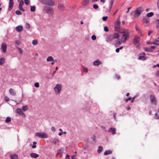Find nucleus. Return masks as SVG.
<instances>
[{
  "label": "nucleus",
  "instance_id": "obj_1",
  "mask_svg": "<svg viewBox=\"0 0 159 159\" xmlns=\"http://www.w3.org/2000/svg\"><path fill=\"white\" fill-rule=\"evenodd\" d=\"M143 11V8L141 7H139L137 8L135 11L131 13V15H134L135 18H137L140 15Z\"/></svg>",
  "mask_w": 159,
  "mask_h": 159
},
{
  "label": "nucleus",
  "instance_id": "obj_2",
  "mask_svg": "<svg viewBox=\"0 0 159 159\" xmlns=\"http://www.w3.org/2000/svg\"><path fill=\"white\" fill-rule=\"evenodd\" d=\"M43 10V11L49 14H52L54 12V10L52 7L47 6H44Z\"/></svg>",
  "mask_w": 159,
  "mask_h": 159
},
{
  "label": "nucleus",
  "instance_id": "obj_3",
  "mask_svg": "<svg viewBox=\"0 0 159 159\" xmlns=\"http://www.w3.org/2000/svg\"><path fill=\"white\" fill-rule=\"evenodd\" d=\"M62 89V85L60 84H57L54 87V90L55 92V93L56 95L60 94Z\"/></svg>",
  "mask_w": 159,
  "mask_h": 159
},
{
  "label": "nucleus",
  "instance_id": "obj_4",
  "mask_svg": "<svg viewBox=\"0 0 159 159\" xmlns=\"http://www.w3.org/2000/svg\"><path fill=\"white\" fill-rule=\"evenodd\" d=\"M140 38L139 37L135 36L133 39V43L136 48L139 49L140 43L139 42Z\"/></svg>",
  "mask_w": 159,
  "mask_h": 159
},
{
  "label": "nucleus",
  "instance_id": "obj_5",
  "mask_svg": "<svg viewBox=\"0 0 159 159\" xmlns=\"http://www.w3.org/2000/svg\"><path fill=\"white\" fill-rule=\"evenodd\" d=\"M39 1L42 4L47 5L51 6L55 5V2L54 1H48V0H39Z\"/></svg>",
  "mask_w": 159,
  "mask_h": 159
},
{
  "label": "nucleus",
  "instance_id": "obj_6",
  "mask_svg": "<svg viewBox=\"0 0 159 159\" xmlns=\"http://www.w3.org/2000/svg\"><path fill=\"white\" fill-rule=\"evenodd\" d=\"M35 136L41 138H48L47 134L44 132H38L35 134Z\"/></svg>",
  "mask_w": 159,
  "mask_h": 159
},
{
  "label": "nucleus",
  "instance_id": "obj_7",
  "mask_svg": "<svg viewBox=\"0 0 159 159\" xmlns=\"http://www.w3.org/2000/svg\"><path fill=\"white\" fill-rule=\"evenodd\" d=\"M122 37L121 39L123 42L124 43L129 36V34L127 32H123L122 33Z\"/></svg>",
  "mask_w": 159,
  "mask_h": 159
},
{
  "label": "nucleus",
  "instance_id": "obj_8",
  "mask_svg": "<svg viewBox=\"0 0 159 159\" xmlns=\"http://www.w3.org/2000/svg\"><path fill=\"white\" fill-rule=\"evenodd\" d=\"M150 101L152 104L156 105L157 99L155 96L153 95H151L150 96Z\"/></svg>",
  "mask_w": 159,
  "mask_h": 159
},
{
  "label": "nucleus",
  "instance_id": "obj_9",
  "mask_svg": "<svg viewBox=\"0 0 159 159\" xmlns=\"http://www.w3.org/2000/svg\"><path fill=\"white\" fill-rule=\"evenodd\" d=\"M22 110L20 108H17L16 110L17 113L20 116H22L23 117H25L26 115L22 111Z\"/></svg>",
  "mask_w": 159,
  "mask_h": 159
},
{
  "label": "nucleus",
  "instance_id": "obj_10",
  "mask_svg": "<svg viewBox=\"0 0 159 159\" xmlns=\"http://www.w3.org/2000/svg\"><path fill=\"white\" fill-rule=\"evenodd\" d=\"M1 49L3 53H5L6 52L7 46L6 43H2L1 46Z\"/></svg>",
  "mask_w": 159,
  "mask_h": 159
},
{
  "label": "nucleus",
  "instance_id": "obj_11",
  "mask_svg": "<svg viewBox=\"0 0 159 159\" xmlns=\"http://www.w3.org/2000/svg\"><path fill=\"white\" fill-rule=\"evenodd\" d=\"M64 149L61 148L57 151V156L61 157L62 156V154L63 153Z\"/></svg>",
  "mask_w": 159,
  "mask_h": 159
},
{
  "label": "nucleus",
  "instance_id": "obj_12",
  "mask_svg": "<svg viewBox=\"0 0 159 159\" xmlns=\"http://www.w3.org/2000/svg\"><path fill=\"white\" fill-rule=\"evenodd\" d=\"M9 92L10 94L12 96H15L16 94L15 90L13 89H10Z\"/></svg>",
  "mask_w": 159,
  "mask_h": 159
},
{
  "label": "nucleus",
  "instance_id": "obj_13",
  "mask_svg": "<svg viewBox=\"0 0 159 159\" xmlns=\"http://www.w3.org/2000/svg\"><path fill=\"white\" fill-rule=\"evenodd\" d=\"M102 62L99 59H97V60L94 61L93 65L95 66H98L99 65L102 64Z\"/></svg>",
  "mask_w": 159,
  "mask_h": 159
},
{
  "label": "nucleus",
  "instance_id": "obj_14",
  "mask_svg": "<svg viewBox=\"0 0 159 159\" xmlns=\"http://www.w3.org/2000/svg\"><path fill=\"white\" fill-rule=\"evenodd\" d=\"M24 2L23 1H21L20 2L19 5V9L22 11H24L25 10L23 8L22 6L24 4Z\"/></svg>",
  "mask_w": 159,
  "mask_h": 159
},
{
  "label": "nucleus",
  "instance_id": "obj_15",
  "mask_svg": "<svg viewBox=\"0 0 159 159\" xmlns=\"http://www.w3.org/2000/svg\"><path fill=\"white\" fill-rule=\"evenodd\" d=\"M23 29V27L21 25H19L16 28V30L18 32H21Z\"/></svg>",
  "mask_w": 159,
  "mask_h": 159
},
{
  "label": "nucleus",
  "instance_id": "obj_16",
  "mask_svg": "<svg viewBox=\"0 0 159 159\" xmlns=\"http://www.w3.org/2000/svg\"><path fill=\"white\" fill-rule=\"evenodd\" d=\"M116 129L115 128H110L109 130L110 132H112L113 134H116Z\"/></svg>",
  "mask_w": 159,
  "mask_h": 159
},
{
  "label": "nucleus",
  "instance_id": "obj_17",
  "mask_svg": "<svg viewBox=\"0 0 159 159\" xmlns=\"http://www.w3.org/2000/svg\"><path fill=\"white\" fill-rule=\"evenodd\" d=\"M30 155L31 157L33 158H37L39 156V154L34 153H30Z\"/></svg>",
  "mask_w": 159,
  "mask_h": 159
},
{
  "label": "nucleus",
  "instance_id": "obj_18",
  "mask_svg": "<svg viewBox=\"0 0 159 159\" xmlns=\"http://www.w3.org/2000/svg\"><path fill=\"white\" fill-rule=\"evenodd\" d=\"M114 38L112 35H110L107 37V41L108 42H110L114 39Z\"/></svg>",
  "mask_w": 159,
  "mask_h": 159
},
{
  "label": "nucleus",
  "instance_id": "obj_19",
  "mask_svg": "<svg viewBox=\"0 0 159 159\" xmlns=\"http://www.w3.org/2000/svg\"><path fill=\"white\" fill-rule=\"evenodd\" d=\"M13 4V0H9V9L11 10L12 9Z\"/></svg>",
  "mask_w": 159,
  "mask_h": 159
},
{
  "label": "nucleus",
  "instance_id": "obj_20",
  "mask_svg": "<svg viewBox=\"0 0 159 159\" xmlns=\"http://www.w3.org/2000/svg\"><path fill=\"white\" fill-rule=\"evenodd\" d=\"M143 21L146 23H148L149 21V18L146 16H145L143 18Z\"/></svg>",
  "mask_w": 159,
  "mask_h": 159
},
{
  "label": "nucleus",
  "instance_id": "obj_21",
  "mask_svg": "<svg viewBox=\"0 0 159 159\" xmlns=\"http://www.w3.org/2000/svg\"><path fill=\"white\" fill-rule=\"evenodd\" d=\"M89 3V0H84L83 1L82 4L84 6H86Z\"/></svg>",
  "mask_w": 159,
  "mask_h": 159
},
{
  "label": "nucleus",
  "instance_id": "obj_22",
  "mask_svg": "<svg viewBox=\"0 0 159 159\" xmlns=\"http://www.w3.org/2000/svg\"><path fill=\"white\" fill-rule=\"evenodd\" d=\"M47 61L48 62H49L51 61H54V59L52 56H50L48 57L47 59Z\"/></svg>",
  "mask_w": 159,
  "mask_h": 159
},
{
  "label": "nucleus",
  "instance_id": "obj_23",
  "mask_svg": "<svg viewBox=\"0 0 159 159\" xmlns=\"http://www.w3.org/2000/svg\"><path fill=\"white\" fill-rule=\"evenodd\" d=\"M112 152L111 150H107L105 151V152L104 153V155H107L109 154H111L112 153Z\"/></svg>",
  "mask_w": 159,
  "mask_h": 159
},
{
  "label": "nucleus",
  "instance_id": "obj_24",
  "mask_svg": "<svg viewBox=\"0 0 159 159\" xmlns=\"http://www.w3.org/2000/svg\"><path fill=\"white\" fill-rule=\"evenodd\" d=\"M5 59L4 57L0 58V65H2L5 62Z\"/></svg>",
  "mask_w": 159,
  "mask_h": 159
},
{
  "label": "nucleus",
  "instance_id": "obj_25",
  "mask_svg": "<svg viewBox=\"0 0 159 159\" xmlns=\"http://www.w3.org/2000/svg\"><path fill=\"white\" fill-rule=\"evenodd\" d=\"M10 156L12 159H17L18 158V156L16 154L11 155Z\"/></svg>",
  "mask_w": 159,
  "mask_h": 159
},
{
  "label": "nucleus",
  "instance_id": "obj_26",
  "mask_svg": "<svg viewBox=\"0 0 159 159\" xmlns=\"http://www.w3.org/2000/svg\"><path fill=\"white\" fill-rule=\"evenodd\" d=\"M103 150V148L101 146H99L97 150V152L98 153H100Z\"/></svg>",
  "mask_w": 159,
  "mask_h": 159
},
{
  "label": "nucleus",
  "instance_id": "obj_27",
  "mask_svg": "<svg viewBox=\"0 0 159 159\" xmlns=\"http://www.w3.org/2000/svg\"><path fill=\"white\" fill-rule=\"evenodd\" d=\"M58 7L62 10H64L65 8L64 6L61 4H59L58 5Z\"/></svg>",
  "mask_w": 159,
  "mask_h": 159
},
{
  "label": "nucleus",
  "instance_id": "obj_28",
  "mask_svg": "<svg viewBox=\"0 0 159 159\" xmlns=\"http://www.w3.org/2000/svg\"><path fill=\"white\" fill-rule=\"evenodd\" d=\"M59 141L58 139L56 138H54L53 139L52 142L54 144H56V143H58Z\"/></svg>",
  "mask_w": 159,
  "mask_h": 159
},
{
  "label": "nucleus",
  "instance_id": "obj_29",
  "mask_svg": "<svg viewBox=\"0 0 159 159\" xmlns=\"http://www.w3.org/2000/svg\"><path fill=\"white\" fill-rule=\"evenodd\" d=\"M22 108L23 111H25L28 110V107L27 105H26L22 107Z\"/></svg>",
  "mask_w": 159,
  "mask_h": 159
},
{
  "label": "nucleus",
  "instance_id": "obj_30",
  "mask_svg": "<svg viewBox=\"0 0 159 159\" xmlns=\"http://www.w3.org/2000/svg\"><path fill=\"white\" fill-rule=\"evenodd\" d=\"M146 59V58L144 56H141L140 55L138 59L139 60H144Z\"/></svg>",
  "mask_w": 159,
  "mask_h": 159
},
{
  "label": "nucleus",
  "instance_id": "obj_31",
  "mask_svg": "<svg viewBox=\"0 0 159 159\" xmlns=\"http://www.w3.org/2000/svg\"><path fill=\"white\" fill-rule=\"evenodd\" d=\"M153 15L154 13L153 12H151L147 13L146 16L149 18V17L152 16Z\"/></svg>",
  "mask_w": 159,
  "mask_h": 159
},
{
  "label": "nucleus",
  "instance_id": "obj_32",
  "mask_svg": "<svg viewBox=\"0 0 159 159\" xmlns=\"http://www.w3.org/2000/svg\"><path fill=\"white\" fill-rule=\"evenodd\" d=\"M32 43L34 45H36L38 43V40L37 39L34 40L32 41Z\"/></svg>",
  "mask_w": 159,
  "mask_h": 159
},
{
  "label": "nucleus",
  "instance_id": "obj_33",
  "mask_svg": "<svg viewBox=\"0 0 159 159\" xmlns=\"http://www.w3.org/2000/svg\"><path fill=\"white\" fill-rule=\"evenodd\" d=\"M112 35L113 36L114 39L118 38L119 37V34L117 33L114 34Z\"/></svg>",
  "mask_w": 159,
  "mask_h": 159
},
{
  "label": "nucleus",
  "instance_id": "obj_34",
  "mask_svg": "<svg viewBox=\"0 0 159 159\" xmlns=\"http://www.w3.org/2000/svg\"><path fill=\"white\" fill-rule=\"evenodd\" d=\"M11 120V119L10 117H7L5 120V122L6 123H9Z\"/></svg>",
  "mask_w": 159,
  "mask_h": 159
},
{
  "label": "nucleus",
  "instance_id": "obj_35",
  "mask_svg": "<svg viewBox=\"0 0 159 159\" xmlns=\"http://www.w3.org/2000/svg\"><path fill=\"white\" fill-rule=\"evenodd\" d=\"M135 29L139 33H141V31L139 30V26L136 25H135Z\"/></svg>",
  "mask_w": 159,
  "mask_h": 159
},
{
  "label": "nucleus",
  "instance_id": "obj_36",
  "mask_svg": "<svg viewBox=\"0 0 159 159\" xmlns=\"http://www.w3.org/2000/svg\"><path fill=\"white\" fill-rule=\"evenodd\" d=\"M122 41L121 40L120 41L117 40L115 43V45L117 46V45L121 44Z\"/></svg>",
  "mask_w": 159,
  "mask_h": 159
},
{
  "label": "nucleus",
  "instance_id": "obj_37",
  "mask_svg": "<svg viewBox=\"0 0 159 159\" xmlns=\"http://www.w3.org/2000/svg\"><path fill=\"white\" fill-rule=\"evenodd\" d=\"M35 10V6H31L30 11L32 12L34 11Z\"/></svg>",
  "mask_w": 159,
  "mask_h": 159
},
{
  "label": "nucleus",
  "instance_id": "obj_38",
  "mask_svg": "<svg viewBox=\"0 0 159 159\" xmlns=\"http://www.w3.org/2000/svg\"><path fill=\"white\" fill-rule=\"evenodd\" d=\"M144 50L145 51H146L147 52H152V50H151V49L150 48H144Z\"/></svg>",
  "mask_w": 159,
  "mask_h": 159
},
{
  "label": "nucleus",
  "instance_id": "obj_39",
  "mask_svg": "<svg viewBox=\"0 0 159 159\" xmlns=\"http://www.w3.org/2000/svg\"><path fill=\"white\" fill-rule=\"evenodd\" d=\"M91 139L93 140L94 142H95L96 141V136L93 135L91 137Z\"/></svg>",
  "mask_w": 159,
  "mask_h": 159
},
{
  "label": "nucleus",
  "instance_id": "obj_40",
  "mask_svg": "<svg viewBox=\"0 0 159 159\" xmlns=\"http://www.w3.org/2000/svg\"><path fill=\"white\" fill-rule=\"evenodd\" d=\"M16 14L17 15H20L22 14L21 12L19 10H17L16 11Z\"/></svg>",
  "mask_w": 159,
  "mask_h": 159
},
{
  "label": "nucleus",
  "instance_id": "obj_41",
  "mask_svg": "<svg viewBox=\"0 0 159 159\" xmlns=\"http://www.w3.org/2000/svg\"><path fill=\"white\" fill-rule=\"evenodd\" d=\"M156 42H152L151 43L152 44H156L157 45H159V44L157 43H158L159 42V41L158 40H157L155 41Z\"/></svg>",
  "mask_w": 159,
  "mask_h": 159
},
{
  "label": "nucleus",
  "instance_id": "obj_42",
  "mask_svg": "<svg viewBox=\"0 0 159 159\" xmlns=\"http://www.w3.org/2000/svg\"><path fill=\"white\" fill-rule=\"evenodd\" d=\"M156 27L157 28L159 27V20H156Z\"/></svg>",
  "mask_w": 159,
  "mask_h": 159
},
{
  "label": "nucleus",
  "instance_id": "obj_43",
  "mask_svg": "<svg viewBox=\"0 0 159 159\" xmlns=\"http://www.w3.org/2000/svg\"><path fill=\"white\" fill-rule=\"evenodd\" d=\"M30 25L29 24L26 23L25 25V27L26 28L28 29L30 27Z\"/></svg>",
  "mask_w": 159,
  "mask_h": 159
},
{
  "label": "nucleus",
  "instance_id": "obj_44",
  "mask_svg": "<svg viewBox=\"0 0 159 159\" xmlns=\"http://www.w3.org/2000/svg\"><path fill=\"white\" fill-rule=\"evenodd\" d=\"M91 39L93 40H95L96 39V37L95 35H93L92 36Z\"/></svg>",
  "mask_w": 159,
  "mask_h": 159
},
{
  "label": "nucleus",
  "instance_id": "obj_45",
  "mask_svg": "<svg viewBox=\"0 0 159 159\" xmlns=\"http://www.w3.org/2000/svg\"><path fill=\"white\" fill-rule=\"evenodd\" d=\"M34 86L37 88H38L39 86V83L37 82L35 83Z\"/></svg>",
  "mask_w": 159,
  "mask_h": 159
},
{
  "label": "nucleus",
  "instance_id": "obj_46",
  "mask_svg": "<svg viewBox=\"0 0 159 159\" xmlns=\"http://www.w3.org/2000/svg\"><path fill=\"white\" fill-rule=\"evenodd\" d=\"M4 100L6 102H7L9 101V99L8 97L6 96L5 97Z\"/></svg>",
  "mask_w": 159,
  "mask_h": 159
},
{
  "label": "nucleus",
  "instance_id": "obj_47",
  "mask_svg": "<svg viewBox=\"0 0 159 159\" xmlns=\"http://www.w3.org/2000/svg\"><path fill=\"white\" fill-rule=\"evenodd\" d=\"M17 48L18 49L20 53L21 54H22V52H23L22 50L20 48H19L18 47H17Z\"/></svg>",
  "mask_w": 159,
  "mask_h": 159
},
{
  "label": "nucleus",
  "instance_id": "obj_48",
  "mask_svg": "<svg viewBox=\"0 0 159 159\" xmlns=\"http://www.w3.org/2000/svg\"><path fill=\"white\" fill-rule=\"evenodd\" d=\"M104 30L105 32H106L108 31V27L106 26L104 27Z\"/></svg>",
  "mask_w": 159,
  "mask_h": 159
},
{
  "label": "nucleus",
  "instance_id": "obj_49",
  "mask_svg": "<svg viewBox=\"0 0 159 159\" xmlns=\"http://www.w3.org/2000/svg\"><path fill=\"white\" fill-rule=\"evenodd\" d=\"M108 18V17L107 16H104L102 17V20L104 21H106L107 20V19Z\"/></svg>",
  "mask_w": 159,
  "mask_h": 159
},
{
  "label": "nucleus",
  "instance_id": "obj_50",
  "mask_svg": "<svg viewBox=\"0 0 159 159\" xmlns=\"http://www.w3.org/2000/svg\"><path fill=\"white\" fill-rule=\"evenodd\" d=\"M83 70L85 72H87L88 71V69L87 68L84 67L83 68Z\"/></svg>",
  "mask_w": 159,
  "mask_h": 159
},
{
  "label": "nucleus",
  "instance_id": "obj_51",
  "mask_svg": "<svg viewBox=\"0 0 159 159\" xmlns=\"http://www.w3.org/2000/svg\"><path fill=\"white\" fill-rule=\"evenodd\" d=\"M25 2L26 4L28 5L29 3V0H25Z\"/></svg>",
  "mask_w": 159,
  "mask_h": 159
},
{
  "label": "nucleus",
  "instance_id": "obj_52",
  "mask_svg": "<svg viewBox=\"0 0 159 159\" xmlns=\"http://www.w3.org/2000/svg\"><path fill=\"white\" fill-rule=\"evenodd\" d=\"M93 7L95 9H97L98 8V6L97 4H94L93 5Z\"/></svg>",
  "mask_w": 159,
  "mask_h": 159
},
{
  "label": "nucleus",
  "instance_id": "obj_53",
  "mask_svg": "<svg viewBox=\"0 0 159 159\" xmlns=\"http://www.w3.org/2000/svg\"><path fill=\"white\" fill-rule=\"evenodd\" d=\"M116 116V113H113V118H114V119L116 121H117Z\"/></svg>",
  "mask_w": 159,
  "mask_h": 159
},
{
  "label": "nucleus",
  "instance_id": "obj_54",
  "mask_svg": "<svg viewBox=\"0 0 159 159\" xmlns=\"http://www.w3.org/2000/svg\"><path fill=\"white\" fill-rule=\"evenodd\" d=\"M16 43L17 45H19L20 44V42L19 40H16Z\"/></svg>",
  "mask_w": 159,
  "mask_h": 159
},
{
  "label": "nucleus",
  "instance_id": "obj_55",
  "mask_svg": "<svg viewBox=\"0 0 159 159\" xmlns=\"http://www.w3.org/2000/svg\"><path fill=\"white\" fill-rule=\"evenodd\" d=\"M131 97H129L128 98V99H125V101L126 102H127L128 101L131 100Z\"/></svg>",
  "mask_w": 159,
  "mask_h": 159
},
{
  "label": "nucleus",
  "instance_id": "obj_56",
  "mask_svg": "<svg viewBox=\"0 0 159 159\" xmlns=\"http://www.w3.org/2000/svg\"><path fill=\"white\" fill-rule=\"evenodd\" d=\"M51 130L52 131H55V128L54 127H52V128H51Z\"/></svg>",
  "mask_w": 159,
  "mask_h": 159
},
{
  "label": "nucleus",
  "instance_id": "obj_57",
  "mask_svg": "<svg viewBox=\"0 0 159 159\" xmlns=\"http://www.w3.org/2000/svg\"><path fill=\"white\" fill-rule=\"evenodd\" d=\"M114 2V0H111L110 2V5H113V4Z\"/></svg>",
  "mask_w": 159,
  "mask_h": 159
},
{
  "label": "nucleus",
  "instance_id": "obj_58",
  "mask_svg": "<svg viewBox=\"0 0 159 159\" xmlns=\"http://www.w3.org/2000/svg\"><path fill=\"white\" fill-rule=\"evenodd\" d=\"M151 49L152 51V49H154L155 48V46H152L150 48Z\"/></svg>",
  "mask_w": 159,
  "mask_h": 159
},
{
  "label": "nucleus",
  "instance_id": "obj_59",
  "mask_svg": "<svg viewBox=\"0 0 159 159\" xmlns=\"http://www.w3.org/2000/svg\"><path fill=\"white\" fill-rule=\"evenodd\" d=\"M119 25H117V26H115V29H116L117 30L119 29Z\"/></svg>",
  "mask_w": 159,
  "mask_h": 159
},
{
  "label": "nucleus",
  "instance_id": "obj_60",
  "mask_svg": "<svg viewBox=\"0 0 159 159\" xmlns=\"http://www.w3.org/2000/svg\"><path fill=\"white\" fill-rule=\"evenodd\" d=\"M101 127L102 129H103L105 130H106V128H105V127L103 126H101Z\"/></svg>",
  "mask_w": 159,
  "mask_h": 159
},
{
  "label": "nucleus",
  "instance_id": "obj_61",
  "mask_svg": "<svg viewBox=\"0 0 159 159\" xmlns=\"http://www.w3.org/2000/svg\"><path fill=\"white\" fill-rule=\"evenodd\" d=\"M36 145H33L32 147V148H36Z\"/></svg>",
  "mask_w": 159,
  "mask_h": 159
},
{
  "label": "nucleus",
  "instance_id": "obj_62",
  "mask_svg": "<svg viewBox=\"0 0 159 159\" xmlns=\"http://www.w3.org/2000/svg\"><path fill=\"white\" fill-rule=\"evenodd\" d=\"M152 32V31H149L148 32V36H149L150 34Z\"/></svg>",
  "mask_w": 159,
  "mask_h": 159
},
{
  "label": "nucleus",
  "instance_id": "obj_63",
  "mask_svg": "<svg viewBox=\"0 0 159 159\" xmlns=\"http://www.w3.org/2000/svg\"><path fill=\"white\" fill-rule=\"evenodd\" d=\"M156 75L157 76H159V70L157 72Z\"/></svg>",
  "mask_w": 159,
  "mask_h": 159
},
{
  "label": "nucleus",
  "instance_id": "obj_64",
  "mask_svg": "<svg viewBox=\"0 0 159 159\" xmlns=\"http://www.w3.org/2000/svg\"><path fill=\"white\" fill-rule=\"evenodd\" d=\"M157 4L158 8V9L159 10V0L158 1Z\"/></svg>",
  "mask_w": 159,
  "mask_h": 159
}]
</instances>
